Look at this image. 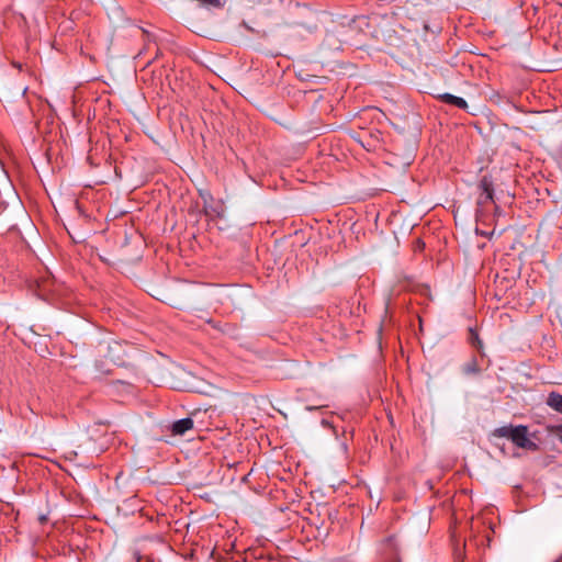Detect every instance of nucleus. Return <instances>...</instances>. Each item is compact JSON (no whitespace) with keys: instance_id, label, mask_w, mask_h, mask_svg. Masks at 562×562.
Masks as SVG:
<instances>
[{"instance_id":"nucleus-1","label":"nucleus","mask_w":562,"mask_h":562,"mask_svg":"<svg viewBox=\"0 0 562 562\" xmlns=\"http://www.w3.org/2000/svg\"><path fill=\"white\" fill-rule=\"evenodd\" d=\"M492 435L497 438L510 439L516 447L525 450L536 451L538 449V445L533 442L528 436V427L524 425L502 426L495 428Z\"/></svg>"},{"instance_id":"nucleus-2","label":"nucleus","mask_w":562,"mask_h":562,"mask_svg":"<svg viewBox=\"0 0 562 562\" xmlns=\"http://www.w3.org/2000/svg\"><path fill=\"white\" fill-rule=\"evenodd\" d=\"M484 363V359H482L480 357V359H477L475 356L471 357V359L469 361H467L463 366H462V373L465 374V375H477L480 374L485 368L488 367V362L486 363V366L484 367L483 366Z\"/></svg>"},{"instance_id":"nucleus-3","label":"nucleus","mask_w":562,"mask_h":562,"mask_svg":"<svg viewBox=\"0 0 562 562\" xmlns=\"http://www.w3.org/2000/svg\"><path fill=\"white\" fill-rule=\"evenodd\" d=\"M204 211L206 216L214 220L224 216L225 206L222 201H214L213 199H211L210 202H205Z\"/></svg>"},{"instance_id":"nucleus-4","label":"nucleus","mask_w":562,"mask_h":562,"mask_svg":"<svg viewBox=\"0 0 562 562\" xmlns=\"http://www.w3.org/2000/svg\"><path fill=\"white\" fill-rule=\"evenodd\" d=\"M193 428V420L190 417L176 420L170 426V431L173 436H182L188 430Z\"/></svg>"},{"instance_id":"nucleus-5","label":"nucleus","mask_w":562,"mask_h":562,"mask_svg":"<svg viewBox=\"0 0 562 562\" xmlns=\"http://www.w3.org/2000/svg\"><path fill=\"white\" fill-rule=\"evenodd\" d=\"M468 340H469V344L476 349V351L479 352L480 357L482 359H484L486 357L485 352H484V345H483V341L481 340L476 329L474 328H469V336H468Z\"/></svg>"},{"instance_id":"nucleus-6","label":"nucleus","mask_w":562,"mask_h":562,"mask_svg":"<svg viewBox=\"0 0 562 562\" xmlns=\"http://www.w3.org/2000/svg\"><path fill=\"white\" fill-rule=\"evenodd\" d=\"M438 99L442 101L443 103L454 105L459 109L467 110L468 103L463 98L450 94V93H442L438 95Z\"/></svg>"},{"instance_id":"nucleus-7","label":"nucleus","mask_w":562,"mask_h":562,"mask_svg":"<svg viewBox=\"0 0 562 562\" xmlns=\"http://www.w3.org/2000/svg\"><path fill=\"white\" fill-rule=\"evenodd\" d=\"M396 539L393 536L387 537L381 543V551L385 554L386 559L396 558Z\"/></svg>"},{"instance_id":"nucleus-8","label":"nucleus","mask_w":562,"mask_h":562,"mask_svg":"<svg viewBox=\"0 0 562 562\" xmlns=\"http://www.w3.org/2000/svg\"><path fill=\"white\" fill-rule=\"evenodd\" d=\"M479 189L481 193H486V199H493L494 196V187L492 178L488 176H483L479 183Z\"/></svg>"},{"instance_id":"nucleus-9","label":"nucleus","mask_w":562,"mask_h":562,"mask_svg":"<svg viewBox=\"0 0 562 562\" xmlns=\"http://www.w3.org/2000/svg\"><path fill=\"white\" fill-rule=\"evenodd\" d=\"M547 405L555 412L562 414V395L557 392H551L548 395Z\"/></svg>"},{"instance_id":"nucleus-10","label":"nucleus","mask_w":562,"mask_h":562,"mask_svg":"<svg viewBox=\"0 0 562 562\" xmlns=\"http://www.w3.org/2000/svg\"><path fill=\"white\" fill-rule=\"evenodd\" d=\"M199 2L203 5L213 8H223L225 3L223 0H199Z\"/></svg>"},{"instance_id":"nucleus-11","label":"nucleus","mask_w":562,"mask_h":562,"mask_svg":"<svg viewBox=\"0 0 562 562\" xmlns=\"http://www.w3.org/2000/svg\"><path fill=\"white\" fill-rule=\"evenodd\" d=\"M493 201V199H486V193H481L477 200L480 205H485L487 202Z\"/></svg>"},{"instance_id":"nucleus-12","label":"nucleus","mask_w":562,"mask_h":562,"mask_svg":"<svg viewBox=\"0 0 562 562\" xmlns=\"http://www.w3.org/2000/svg\"><path fill=\"white\" fill-rule=\"evenodd\" d=\"M135 559H136V562H140L142 559H146V562H155V560H156V558L153 555L142 557L139 554H137L135 557Z\"/></svg>"},{"instance_id":"nucleus-13","label":"nucleus","mask_w":562,"mask_h":562,"mask_svg":"<svg viewBox=\"0 0 562 562\" xmlns=\"http://www.w3.org/2000/svg\"><path fill=\"white\" fill-rule=\"evenodd\" d=\"M27 91V87H19L18 88V93L21 95V98H23L25 95Z\"/></svg>"},{"instance_id":"nucleus-14","label":"nucleus","mask_w":562,"mask_h":562,"mask_svg":"<svg viewBox=\"0 0 562 562\" xmlns=\"http://www.w3.org/2000/svg\"><path fill=\"white\" fill-rule=\"evenodd\" d=\"M38 520H40L41 524H45L47 521V516L46 515H41L38 517Z\"/></svg>"}]
</instances>
